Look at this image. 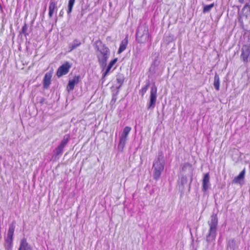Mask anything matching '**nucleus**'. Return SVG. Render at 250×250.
<instances>
[{"mask_svg": "<svg viewBox=\"0 0 250 250\" xmlns=\"http://www.w3.org/2000/svg\"><path fill=\"white\" fill-rule=\"evenodd\" d=\"M96 48L99 51L100 54L98 55V59L101 65H105L109 54V49L106 45L100 41L95 42Z\"/></svg>", "mask_w": 250, "mask_h": 250, "instance_id": "nucleus-1", "label": "nucleus"}, {"mask_svg": "<svg viewBox=\"0 0 250 250\" xmlns=\"http://www.w3.org/2000/svg\"><path fill=\"white\" fill-rule=\"evenodd\" d=\"M163 159V156L159 155L153 164V179L156 181L159 179L164 169L165 164Z\"/></svg>", "mask_w": 250, "mask_h": 250, "instance_id": "nucleus-2", "label": "nucleus"}, {"mask_svg": "<svg viewBox=\"0 0 250 250\" xmlns=\"http://www.w3.org/2000/svg\"><path fill=\"white\" fill-rule=\"evenodd\" d=\"M157 87L154 85L150 89L149 100L147 104V109L153 108L155 107L157 101Z\"/></svg>", "mask_w": 250, "mask_h": 250, "instance_id": "nucleus-3", "label": "nucleus"}, {"mask_svg": "<svg viewBox=\"0 0 250 250\" xmlns=\"http://www.w3.org/2000/svg\"><path fill=\"white\" fill-rule=\"evenodd\" d=\"M72 65L68 62H65L62 65H61L57 69L56 75L58 78L67 74L70 69L71 68Z\"/></svg>", "mask_w": 250, "mask_h": 250, "instance_id": "nucleus-4", "label": "nucleus"}, {"mask_svg": "<svg viewBox=\"0 0 250 250\" xmlns=\"http://www.w3.org/2000/svg\"><path fill=\"white\" fill-rule=\"evenodd\" d=\"M241 59L245 63L250 62V45H243L240 55Z\"/></svg>", "mask_w": 250, "mask_h": 250, "instance_id": "nucleus-5", "label": "nucleus"}, {"mask_svg": "<svg viewBox=\"0 0 250 250\" xmlns=\"http://www.w3.org/2000/svg\"><path fill=\"white\" fill-rule=\"evenodd\" d=\"M218 224V219L216 216L212 217L211 222L209 224V230L208 235H213L215 237L216 234V228Z\"/></svg>", "mask_w": 250, "mask_h": 250, "instance_id": "nucleus-6", "label": "nucleus"}, {"mask_svg": "<svg viewBox=\"0 0 250 250\" xmlns=\"http://www.w3.org/2000/svg\"><path fill=\"white\" fill-rule=\"evenodd\" d=\"M80 79V76L79 75H75L72 79L69 80L67 86V90L68 92L73 90L74 88L75 84H77L79 82Z\"/></svg>", "mask_w": 250, "mask_h": 250, "instance_id": "nucleus-7", "label": "nucleus"}, {"mask_svg": "<svg viewBox=\"0 0 250 250\" xmlns=\"http://www.w3.org/2000/svg\"><path fill=\"white\" fill-rule=\"evenodd\" d=\"M52 73L51 72H47L43 79V86L44 89H47L51 84Z\"/></svg>", "mask_w": 250, "mask_h": 250, "instance_id": "nucleus-8", "label": "nucleus"}, {"mask_svg": "<svg viewBox=\"0 0 250 250\" xmlns=\"http://www.w3.org/2000/svg\"><path fill=\"white\" fill-rule=\"evenodd\" d=\"M209 179V173L205 174L202 181V190L204 192H206L208 188L210 185Z\"/></svg>", "mask_w": 250, "mask_h": 250, "instance_id": "nucleus-9", "label": "nucleus"}, {"mask_svg": "<svg viewBox=\"0 0 250 250\" xmlns=\"http://www.w3.org/2000/svg\"><path fill=\"white\" fill-rule=\"evenodd\" d=\"M149 37V36L147 32L143 33L140 36L137 33L136 40L139 43H145L148 40Z\"/></svg>", "mask_w": 250, "mask_h": 250, "instance_id": "nucleus-10", "label": "nucleus"}, {"mask_svg": "<svg viewBox=\"0 0 250 250\" xmlns=\"http://www.w3.org/2000/svg\"><path fill=\"white\" fill-rule=\"evenodd\" d=\"M57 2L54 0H51L49 5L48 16L51 18L53 15L55 10H57Z\"/></svg>", "mask_w": 250, "mask_h": 250, "instance_id": "nucleus-11", "label": "nucleus"}, {"mask_svg": "<svg viewBox=\"0 0 250 250\" xmlns=\"http://www.w3.org/2000/svg\"><path fill=\"white\" fill-rule=\"evenodd\" d=\"M128 42V35H127L125 38L121 42L119 48L118 50V54H121L126 49Z\"/></svg>", "mask_w": 250, "mask_h": 250, "instance_id": "nucleus-12", "label": "nucleus"}, {"mask_svg": "<svg viewBox=\"0 0 250 250\" xmlns=\"http://www.w3.org/2000/svg\"><path fill=\"white\" fill-rule=\"evenodd\" d=\"M18 250H32V249L27 242L26 239L23 238L21 241Z\"/></svg>", "mask_w": 250, "mask_h": 250, "instance_id": "nucleus-13", "label": "nucleus"}, {"mask_svg": "<svg viewBox=\"0 0 250 250\" xmlns=\"http://www.w3.org/2000/svg\"><path fill=\"white\" fill-rule=\"evenodd\" d=\"M246 171L245 169H244L242 171L240 172L238 176L235 177L233 180H232V183L234 184H240L241 181H243L245 178Z\"/></svg>", "mask_w": 250, "mask_h": 250, "instance_id": "nucleus-14", "label": "nucleus"}, {"mask_svg": "<svg viewBox=\"0 0 250 250\" xmlns=\"http://www.w3.org/2000/svg\"><path fill=\"white\" fill-rule=\"evenodd\" d=\"M13 237L7 236L5 239V247L7 250H11L13 246Z\"/></svg>", "mask_w": 250, "mask_h": 250, "instance_id": "nucleus-15", "label": "nucleus"}, {"mask_svg": "<svg viewBox=\"0 0 250 250\" xmlns=\"http://www.w3.org/2000/svg\"><path fill=\"white\" fill-rule=\"evenodd\" d=\"M118 61V58H114L113 60L111 61L109 63H108L107 68L106 69L105 71L103 74V77H104L109 72L111 68L112 67V66L116 63V62Z\"/></svg>", "mask_w": 250, "mask_h": 250, "instance_id": "nucleus-16", "label": "nucleus"}, {"mask_svg": "<svg viewBox=\"0 0 250 250\" xmlns=\"http://www.w3.org/2000/svg\"><path fill=\"white\" fill-rule=\"evenodd\" d=\"M127 138L120 137V141L118 146V149L121 151H123L125 146Z\"/></svg>", "mask_w": 250, "mask_h": 250, "instance_id": "nucleus-17", "label": "nucleus"}, {"mask_svg": "<svg viewBox=\"0 0 250 250\" xmlns=\"http://www.w3.org/2000/svg\"><path fill=\"white\" fill-rule=\"evenodd\" d=\"M213 85L215 89L217 91L220 89V79L218 75L216 74L214 76Z\"/></svg>", "mask_w": 250, "mask_h": 250, "instance_id": "nucleus-18", "label": "nucleus"}, {"mask_svg": "<svg viewBox=\"0 0 250 250\" xmlns=\"http://www.w3.org/2000/svg\"><path fill=\"white\" fill-rule=\"evenodd\" d=\"M15 227L13 224H10L8 229L7 236L13 237Z\"/></svg>", "mask_w": 250, "mask_h": 250, "instance_id": "nucleus-19", "label": "nucleus"}, {"mask_svg": "<svg viewBox=\"0 0 250 250\" xmlns=\"http://www.w3.org/2000/svg\"><path fill=\"white\" fill-rule=\"evenodd\" d=\"M131 127L129 126H125L123 130V132L121 136V137L127 138L128 135L130 131H131Z\"/></svg>", "mask_w": 250, "mask_h": 250, "instance_id": "nucleus-20", "label": "nucleus"}, {"mask_svg": "<svg viewBox=\"0 0 250 250\" xmlns=\"http://www.w3.org/2000/svg\"><path fill=\"white\" fill-rule=\"evenodd\" d=\"M214 3H211L208 5H204L203 9V12L204 13H206L209 12L210 10L214 7Z\"/></svg>", "mask_w": 250, "mask_h": 250, "instance_id": "nucleus-21", "label": "nucleus"}, {"mask_svg": "<svg viewBox=\"0 0 250 250\" xmlns=\"http://www.w3.org/2000/svg\"><path fill=\"white\" fill-rule=\"evenodd\" d=\"M76 0H69L68 4L67 14H70L72 11L73 6Z\"/></svg>", "mask_w": 250, "mask_h": 250, "instance_id": "nucleus-22", "label": "nucleus"}, {"mask_svg": "<svg viewBox=\"0 0 250 250\" xmlns=\"http://www.w3.org/2000/svg\"><path fill=\"white\" fill-rule=\"evenodd\" d=\"M81 44V42L76 39L74 41V43L72 45H71L69 48L70 49V51H72V50L74 49L76 47L79 46Z\"/></svg>", "mask_w": 250, "mask_h": 250, "instance_id": "nucleus-23", "label": "nucleus"}, {"mask_svg": "<svg viewBox=\"0 0 250 250\" xmlns=\"http://www.w3.org/2000/svg\"><path fill=\"white\" fill-rule=\"evenodd\" d=\"M69 139V135H65L63 137V139L62 140L59 145L63 147H64L65 145L67 144Z\"/></svg>", "mask_w": 250, "mask_h": 250, "instance_id": "nucleus-24", "label": "nucleus"}, {"mask_svg": "<svg viewBox=\"0 0 250 250\" xmlns=\"http://www.w3.org/2000/svg\"><path fill=\"white\" fill-rule=\"evenodd\" d=\"M149 86V83H147L145 86L143 87L140 90L139 93L141 94L142 96L143 97L145 93L146 92L148 87Z\"/></svg>", "mask_w": 250, "mask_h": 250, "instance_id": "nucleus-25", "label": "nucleus"}, {"mask_svg": "<svg viewBox=\"0 0 250 250\" xmlns=\"http://www.w3.org/2000/svg\"><path fill=\"white\" fill-rule=\"evenodd\" d=\"M192 166L189 163H186L182 167V170L183 171H186L187 169H191Z\"/></svg>", "mask_w": 250, "mask_h": 250, "instance_id": "nucleus-26", "label": "nucleus"}, {"mask_svg": "<svg viewBox=\"0 0 250 250\" xmlns=\"http://www.w3.org/2000/svg\"><path fill=\"white\" fill-rule=\"evenodd\" d=\"M27 29L28 26L26 23H24L23 26L22 27L21 34H22L24 35L25 37H26V36L28 35V33H27Z\"/></svg>", "mask_w": 250, "mask_h": 250, "instance_id": "nucleus-27", "label": "nucleus"}, {"mask_svg": "<svg viewBox=\"0 0 250 250\" xmlns=\"http://www.w3.org/2000/svg\"><path fill=\"white\" fill-rule=\"evenodd\" d=\"M235 245V241L234 239H230L228 241L227 244V247L230 248V249H233Z\"/></svg>", "mask_w": 250, "mask_h": 250, "instance_id": "nucleus-28", "label": "nucleus"}, {"mask_svg": "<svg viewBox=\"0 0 250 250\" xmlns=\"http://www.w3.org/2000/svg\"><path fill=\"white\" fill-rule=\"evenodd\" d=\"M64 147H63L62 146H61L60 145H59L56 148V154L57 155H59L60 154V153H61L62 151V150L63 149Z\"/></svg>", "mask_w": 250, "mask_h": 250, "instance_id": "nucleus-29", "label": "nucleus"}, {"mask_svg": "<svg viewBox=\"0 0 250 250\" xmlns=\"http://www.w3.org/2000/svg\"><path fill=\"white\" fill-rule=\"evenodd\" d=\"M64 12L63 9L61 10L59 13V16L61 17H62L63 16Z\"/></svg>", "mask_w": 250, "mask_h": 250, "instance_id": "nucleus-30", "label": "nucleus"}, {"mask_svg": "<svg viewBox=\"0 0 250 250\" xmlns=\"http://www.w3.org/2000/svg\"><path fill=\"white\" fill-rule=\"evenodd\" d=\"M246 6H247L248 7L249 11L250 13V5H246Z\"/></svg>", "mask_w": 250, "mask_h": 250, "instance_id": "nucleus-31", "label": "nucleus"}]
</instances>
